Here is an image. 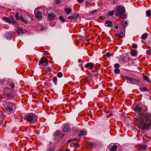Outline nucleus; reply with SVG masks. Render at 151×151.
Here are the masks:
<instances>
[{
  "label": "nucleus",
  "instance_id": "obj_50",
  "mask_svg": "<svg viewBox=\"0 0 151 151\" xmlns=\"http://www.w3.org/2000/svg\"><path fill=\"white\" fill-rule=\"evenodd\" d=\"M60 0H57L56 2V3L57 4H59L60 3Z\"/></svg>",
  "mask_w": 151,
  "mask_h": 151
},
{
  "label": "nucleus",
  "instance_id": "obj_52",
  "mask_svg": "<svg viewBox=\"0 0 151 151\" xmlns=\"http://www.w3.org/2000/svg\"><path fill=\"white\" fill-rule=\"evenodd\" d=\"M99 18L100 19H104V17H101V16L100 17H99Z\"/></svg>",
  "mask_w": 151,
  "mask_h": 151
},
{
  "label": "nucleus",
  "instance_id": "obj_42",
  "mask_svg": "<svg viewBox=\"0 0 151 151\" xmlns=\"http://www.w3.org/2000/svg\"><path fill=\"white\" fill-rule=\"evenodd\" d=\"M55 25V23L54 22H52L50 23V25L51 27H53Z\"/></svg>",
  "mask_w": 151,
  "mask_h": 151
},
{
  "label": "nucleus",
  "instance_id": "obj_27",
  "mask_svg": "<svg viewBox=\"0 0 151 151\" xmlns=\"http://www.w3.org/2000/svg\"><path fill=\"white\" fill-rule=\"evenodd\" d=\"M151 11L150 10H148L146 12V14L147 16L148 17L151 16Z\"/></svg>",
  "mask_w": 151,
  "mask_h": 151
},
{
  "label": "nucleus",
  "instance_id": "obj_13",
  "mask_svg": "<svg viewBox=\"0 0 151 151\" xmlns=\"http://www.w3.org/2000/svg\"><path fill=\"white\" fill-rule=\"evenodd\" d=\"M112 22L111 21L107 20L105 22V25L106 27H110L112 25Z\"/></svg>",
  "mask_w": 151,
  "mask_h": 151
},
{
  "label": "nucleus",
  "instance_id": "obj_44",
  "mask_svg": "<svg viewBox=\"0 0 151 151\" xmlns=\"http://www.w3.org/2000/svg\"><path fill=\"white\" fill-rule=\"evenodd\" d=\"M54 149L52 147H49L47 150V151H54Z\"/></svg>",
  "mask_w": 151,
  "mask_h": 151
},
{
  "label": "nucleus",
  "instance_id": "obj_56",
  "mask_svg": "<svg viewBox=\"0 0 151 151\" xmlns=\"http://www.w3.org/2000/svg\"><path fill=\"white\" fill-rule=\"evenodd\" d=\"M122 18H123V19H125L126 18V17L125 16H122Z\"/></svg>",
  "mask_w": 151,
  "mask_h": 151
},
{
  "label": "nucleus",
  "instance_id": "obj_41",
  "mask_svg": "<svg viewBox=\"0 0 151 151\" xmlns=\"http://www.w3.org/2000/svg\"><path fill=\"white\" fill-rule=\"evenodd\" d=\"M132 47L134 48H136L137 47V44L135 43H133L132 44Z\"/></svg>",
  "mask_w": 151,
  "mask_h": 151
},
{
  "label": "nucleus",
  "instance_id": "obj_1",
  "mask_svg": "<svg viewBox=\"0 0 151 151\" xmlns=\"http://www.w3.org/2000/svg\"><path fill=\"white\" fill-rule=\"evenodd\" d=\"M143 130L151 128V113H141L137 119Z\"/></svg>",
  "mask_w": 151,
  "mask_h": 151
},
{
  "label": "nucleus",
  "instance_id": "obj_20",
  "mask_svg": "<svg viewBox=\"0 0 151 151\" xmlns=\"http://www.w3.org/2000/svg\"><path fill=\"white\" fill-rule=\"evenodd\" d=\"M137 53V52L136 50H133L131 51V55L133 56H135L136 55Z\"/></svg>",
  "mask_w": 151,
  "mask_h": 151
},
{
  "label": "nucleus",
  "instance_id": "obj_48",
  "mask_svg": "<svg viewBox=\"0 0 151 151\" xmlns=\"http://www.w3.org/2000/svg\"><path fill=\"white\" fill-rule=\"evenodd\" d=\"M83 0H77L78 2L79 3H82L83 2Z\"/></svg>",
  "mask_w": 151,
  "mask_h": 151
},
{
  "label": "nucleus",
  "instance_id": "obj_26",
  "mask_svg": "<svg viewBox=\"0 0 151 151\" xmlns=\"http://www.w3.org/2000/svg\"><path fill=\"white\" fill-rule=\"evenodd\" d=\"M53 82L54 83L55 85L57 84V78L56 77H53L52 79Z\"/></svg>",
  "mask_w": 151,
  "mask_h": 151
},
{
  "label": "nucleus",
  "instance_id": "obj_47",
  "mask_svg": "<svg viewBox=\"0 0 151 151\" xmlns=\"http://www.w3.org/2000/svg\"><path fill=\"white\" fill-rule=\"evenodd\" d=\"M89 2H87L85 3V6L86 7H87L89 5Z\"/></svg>",
  "mask_w": 151,
  "mask_h": 151
},
{
  "label": "nucleus",
  "instance_id": "obj_6",
  "mask_svg": "<svg viewBox=\"0 0 151 151\" xmlns=\"http://www.w3.org/2000/svg\"><path fill=\"white\" fill-rule=\"evenodd\" d=\"M3 109L6 112L8 113L11 112H12L13 111L12 107L9 105L4 106Z\"/></svg>",
  "mask_w": 151,
  "mask_h": 151
},
{
  "label": "nucleus",
  "instance_id": "obj_58",
  "mask_svg": "<svg viewBox=\"0 0 151 151\" xmlns=\"http://www.w3.org/2000/svg\"><path fill=\"white\" fill-rule=\"evenodd\" d=\"M32 107L33 108H34V107H35V106H33V105H32Z\"/></svg>",
  "mask_w": 151,
  "mask_h": 151
},
{
  "label": "nucleus",
  "instance_id": "obj_59",
  "mask_svg": "<svg viewBox=\"0 0 151 151\" xmlns=\"http://www.w3.org/2000/svg\"><path fill=\"white\" fill-rule=\"evenodd\" d=\"M123 34H124V33H123V32H122V33L121 34H122V36L123 35Z\"/></svg>",
  "mask_w": 151,
  "mask_h": 151
},
{
  "label": "nucleus",
  "instance_id": "obj_57",
  "mask_svg": "<svg viewBox=\"0 0 151 151\" xmlns=\"http://www.w3.org/2000/svg\"><path fill=\"white\" fill-rule=\"evenodd\" d=\"M80 66H81L82 65V64H80L79 65Z\"/></svg>",
  "mask_w": 151,
  "mask_h": 151
},
{
  "label": "nucleus",
  "instance_id": "obj_35",
  "mask_svg": "<svg viewBox=\"0 0 151 151\" xmlns=\"http://www.w3.org/2000/svg\"><path fill=\"white\" fill-rule=\"evenodd\" d=\"M106 55L107 56L109 57L111 56H112V54L110 52H107L106 53Z\"/></svg>",
  "mask_w": 151,
  "mask_h": 151
},
{
  "label": "nucleus",
  "instance_id": "obj_18",
  "mask_svg": "<svg viewBox=\"0 0 151 151\" xmlns=\"http://www.w3.org/2000/svg\"><path fill=\"white\" fill-rule=\"evenodd\" d=\"M117 146L116 145H114L110 148V151H116Z\"/></svg>",
  "mask_w": 151,
  "mask_h": 151
},
{
  "label": "nucleus",
  "instance_id": "obj_40",
  "mask_svg": "<svg viewBox=\"0 0 151 151\" xmlns=\"http://www.w3.org/2000/svg\"><path fill=\"white\" fill-rule=\"evenodd\" d=\"M114 67L116 68H119V65L118 63H116L114 65Z\"/></svg>",
  "mask_w": 151,
  "mask_h": 151
},
{
  "label": "nucleus",
  "instance_id": "obj_37",
  "mask_svg": "<svg viewBox=\"0 0 151 151\" xmlns=\"http://www.w3.org/2000/svg\"><path fill=\"white\" fill-rule=\"evenodd\" d=\"M116 37L118 38H121L122 37V34H116Z\"/></svg>",
  "mask_w": 151,
  "mask_h": 151
},
{
  "label": "nucleus",
  "instance_id": "obj_9",
  "mask_svg": "<svg viewBox=\"0 0 151 151\" xmlns=\"http://www.w3.org/2000/svg\"><path fill=\"white\" fill-rule=\"evenodd\" d=\"M88 146L90 148H95L97 147V145L95 143L89 142L88 143Z\"/></svg>",
  "mask_w": 151,
  "mask_h": 151
},
{
  "label": "nucleus",
  "instance_id": "obj_30",
  "mask_svg": "<svg viewBox=\"0 0 151 151\" xmlns=\"http://www.w3.org/2000/svg\"><path fill=\"white\" fill-rule=\"evenodd\" d=\"M114 12V11H111L108 13V14L109 16H111L113 15Z\"/></svg>",
  "mask_w": 151,
  "mask_h": 151
},
{
  "label": "nucleus",
  "instance_id": "obj_49",
  "mask_svg": "<svg viewBox=\"0 0 151 151\" xmlns=\"http://www.w3.org/2000/svg\"><path fill=\"white\" fill-rule=\"evenodd\" d=\"M114 28L116 29H117L118 28V27L117 25H115L114 26Z\"/></svg>",
  "mask_w": 151,
  "mask_h": 151
},
{
  "label": "nucleus",
  "instance_id": "obj_39",
  "mask_svg": "<svg viewBox=\"0 0 151 151\" xmlns=\"http://www.w3.org/2000/svg\"><path fill=\"white\" fill-rule=\"evenodd\" d=\"M76 148H78L79 146V144L78 143H75L74 144Z\"/></svg>",
  "mask_w": 151,
  "mask_h": 151
},
{
  "label": "nucleus",
  "instance_id": "obj_53",
  "mask_svg": "<svg viewBox=\"0 0 151 151\" xmlns=\"http://www.w3.org/2000/svg\"><path fill=\"white\" fill-rule=\"evenodd\" d=\"M51 68H48V69H47V70L49 71H51Z\"/></svg>",
  "mask_w": 151,
  "mask_h": 151
},
{
  "label": "nucleus",
  "instance_id": "obj_55",
  "mask_svg": "<svg viewBox=\"0 0 151 151\" xmlns=\"http://www.w3.org/2000/svg\"><path fill=\"white\" fill-rule=\"evenodd\" d=\"M3 114V113L2 112L0 111V116H1V115H2Z\"/></svg>",
  "mask_w": 151,
  "mask_h": 151
},
{
  "label": "nucleus",
  "instance_id": "obj_33",
  "mask_svg": "<svg viewBox=\"0 0 151 151\" xmlns=\"http://www.w3.org/2000/svg\"><path fill=\"white\" fill-rule=\"evenodd\" d=\"M60 131L59 130H58L56 131L54 135L56 136H58L60 134Z\"/></svg>",
  "mask_w": 151,
  "mask_h": 151
},
{
  "label": "nucleus",
  "instance_id": "obj_62",
  "mask_svg": "<svg viewBox=\"0 0 151 151\" xmlns=\"http://www.w3.org/2000/svg\"><path fill=\"white\" fill-rule=\"evenodd\" d=\"M1 101V97L0 96V101Z\"/></svg>",
  "mask_w": 151,
  "mask_h": 151
},
{
  "label": "nucleus",
  "instance_id": "obj_16",
  "mask_svg": "<svg viewBox=\"0 0 151 151\" xmlns=\"http://www.w3.org/2000/svg\"><path fill=\"white\" fill-rule=\"evenodd\" d=\"M34 117L31 115H29L28 116L27 118V120L28 122H31L33 120Z\"/></svg>",
  "mask_w": 151,
  "mask_h": 151
},
{
  "label": "nucleus",
  "instance_id": "obj_19",
  "mask_svg": "<svg viewBox=\"0 0 151 151\" xmlns=\"http://www.w3.org/2000/svg\"><path fill=\"white\" fill-rule=\"evenodd\" d=\"M140 147L142 150H145L147 149V146L146 145L143 144Z\"/></svg>",
  "mask_w": 151,
  "mask_h": 151
},
{
  "label": "nucleus",
  "instance_id": "obj_15",
  "mask_svg": "<svg viewBox=\"0 0 151 151\" xmlns=\"http://www.w3.org/2000/svg\"><path fill=\"white\" fill-rule=\"evenodd\" d=\"M6 96L7 98L9 99H13L14 98L13 94L11 93H7L6 94Z\"/></svg>",
  "mask_w": 151,
  "mask_h": 151
},
{
  "label": "nucleus",
  "instance_id": "obj_29",
  "mask_svg": "<svg viewBox=\"0 0 151 151\" xmlns=\"http://www.w3.org/2000/svg\"><path fill=\"white\" fill-rule=\"evenodd\" d=\"M147 37V35L146 34H144L142 36V38L143 40H145Z\"/></svg>",
  "mask_w": 151,
  "mask_h": 151
},
{
  "label": "nucleus",
  "instance_id": "obj_36",
  "mask_svg": "<svg viewBox=\"0 0 151 151\" xmlns=\"http://www.w3.org/2000/svg\"><path fill=\"white\" fill-rule=\"evenodd\" d=\"M106 112L107 113H108L109 114V115H112V112L111 110H107Z\"/></svg>",
  "mask_w": 151,
  "mask_h": 151
},
{
  "label": "nucleus",
  "instance_id": "obj_43",
  "mask_svg": "<svg viewBox=\"0 0 151 151\" xmlns=\"http://www.w3.org/2000/svg\"><path fill=\"white\" fill-rule=\"evenodd\" d=\"M127 79L129 81H133V79L131 78L128 77H127Z\"/></svg>",
  "mask_w": 151,
  "mask_h": 151
},
{
  "label": "nucleus",
  "instance_id": "obj_21",
  "mask_svg": "<svg viewBox=\"0 0 151 151\" xmlns=\"http://www.w3.org/2000/svg\"><path fill=\"white\" fill-rule=\"evenodd\" d=\"M65 11L66 12V14H69L71 12L72 10L69 8H66Z\"/></svg>",
  "mask_w": 151,
  "mask_h": 151
},
{
  "label": "nucleus",
  "instance_id": "obj_5",
  "mask_svg": "<svg viewBox=\"0 0 151 151\" xmlns=\"http://www.w3.org/2000/svg\"><path fill=\"white\" fill-rule=\"evenodd\" d=\"M116 12L117 14L121 16L125 12L124 9L123 7L119 6L117 8Z\"/></svg>",
  "mask_w": 151,
  "mask_h": 151
},
{
  "label": "nucleus",
  "instance_id": "obj_45",
  "mask_svg": "<svg viewBox=\"0 0 151 151\" xmlns=\"http://www.w3.org/2000/svg\"><path fill=\"white\" fill-rule=\"evenodd\" d=\"M96 12V10H92L89 12V13L91 14H93L95 13Z\"/></svg>",
  "mask_w": 151,
  "mask_h": 151
},
{
  "label": "nucleus",
  "instance_id": "obj_54",
  "mask_svg": "<svg viewBox=\"0 0 151 151\" xmlns=\"http://www.w3.org/2000/svg\"><path fill=\"white\" fill-rule=\"evenodd\" d=\"M10 19H11V20H12V19H14V18H13V17L12 16H11L10 17Z\"/></svg>",
  "mask_w": 151,
  "mask_h": 151
},
{
  "label": "nucleus",
  "instance_id": "obj_32",
  "mask_svg": "<svg viewBox=\"0 0 151 151\" xmlns=\"http://www.w3.org/2000/svg\"><path fill=\"white\" fill-rule=\"evenodd\" d=\"M114 71L115 73L116 74H118L120 73V71L119 69L116 68L114 69Z\"/></svg>",
  "mask_w": 151,
  "mask_h": 151
},
{
  "label": "nucleus",
  "instance_id": "obj_17",
  "mask_svg": "<svg viewBox=\"0 0 151 151\" xmlns=\"http://www.w3.org/2000/svg\"><path fill=\"white\" fill-rule=\"evenodd\" d=\"M86 132L85 131L83 130H82L80 132H79L78 135L80 137H81L82 136L86 135Z\"/></svg>",
  "mask_w": 151,
  "mask_h": 151
},
{
  "label": "nucleus",
  "instance_id": "obj_63",
  "mask_svg": "<svg viewBox=\"0 0 151 151\" xmlns=\"http://www.w3.org/2000/svg\"><path fill=\"white\" fill-rule=\"evenodd\" d=\"M66 107H67L68 106H66V104H65Z\"/></svg>",
  "mask_w": 151,
  "mask_h": 151
},
{
  "label": "nucleus",
  "instance_id": "obj_7",
  "mask_svg": "<svg viewBox=\"0 0 151 151\" xmlns=\"http://www.w3.org/2000/svg\"><path fill=\"white\" fill-rule=\"evenodd\" d=\"M39 9L36 8L34 11V13L36 17L40 19L42 17V14L41 13L38 11Z\"/></svg>",
  "mask_w": 151,
  "mask_h": 151
},
{
  "label": "nucleus",
  "instance_id": "obj_4",
  "mask_svg": "<svg viewBox=\"0 0 151 151\" xmlns=\"http://www.w3.org/2000/svg\"><path fill=\"white\" fill-rule=\"evenodd\" d=\"M15 87L14 84L13 83H10L6 85L5 87L4 88L5 90V91H9V90H12Z\"/></svg>",
  "mask_w": 151,
  "mask_h": 151
},
{
  "label": "nucleus",
  "instance_id": "obj_12",
  "mask_svg": "<svg viewBox=\"0 0 151 151\" xmlns=\"http://www.w3.org/2000/svg\"><path fill=\"white\" fill-rule=\"evenodd\" d=\"M55 15L54 13L49 14L48 16V19L50 21H52L54 19V18L55 17Z\"/></svg>",
  "mask_w": 151,
  "mask_h": 151
},
{
  "label": "nucleus",
  "instance_id": "obj_34",
  "mask_svg": "<svg viewBox=\"0 0 151 151\" xmlns=\"http://www.w3.org/2000/svg\"><path fill=\"white\" fill-rule=\"evenodd\" d=\"M57 76L59 78H61L63 76V74L61 72H59L57 74Z\"/></svg>",
  "mask_w": 151,
  "mask_h": 151
},
{
  "label": "nucleus",
  "instance_id": "obj_60",
  "mask_svg": "<svg viewBox=\"0 0 151 151\" xmlns=\"http://www.w3.org/2000/svg\"><path fill=\"white\" fill-rule=\"evenodd\" d=\"M149 51L150 52H151V49Z\"/></svg>",
  "mask_w": 151,
  "mask_h": 151
},
{
  "label": "nucleus",
  "instance_id": "obj_24",
  "mask_svg": "<svg viewBox=\"0 0 151 151\" xmlns=\"http://www.w3.org/2000/svg\"><path fill=\"white\" fill-rule=\"evenodd\" d=\"M143 78L144 80L146 81H147V82H148V83L150 82V80H149V78L148 77H147L145 76H143Z\"/></svg>",
  "mask_w": 151,
  "mask_h": 151
},
{
  "label": "nucleus",
  "instance_id": "obj_14",
  "mask_svg": "<svg viewBox=\"0 0 151 151\" xmlns=\"http://www.w3.org/2000/svg\"><path fill=\"white\" fill-rule=\"evenodd\" d=\"M70 127H69L68 125L67 124H65L64 126L63 131L66 132L70 129Z\"/></svg>",
  "mask_w": 151,
  "mask_h": 151
},
{
  "label": "nucleus",
  "instance_id": "obj_31",
  "mask_svg": "<svg viewBox=\"0 0 151 151\" xmlns=\"http://www.w3.org/2000/svg\"><path fill=\"white\" fill-rule=\"evenodd\" d=\"M140 90H142L144 91H148L147 88L145 87H141L140 88Z\"/></svg>",
  "mask_w": 151,
  "mask_h": 151
},
{
  "label": "nucleus",
  "instance_id": "obj_25",
  "mask_svg": "<svg viewBox=\"0 0 151 151\" xmlns=\"http://www.w3.org/2000/svg\"><path fill=\"white\" fill-rule=\"evenodd\" d=\"M122 25L124 27H126L128 25L127 22L125 20L122 21Z\"/></svg>",
  "mask_w": 151,
  "mask_h": 151
},
{
  "label": "nucleus",
  "instance_id": "obj_8",
  "mask_svg": "<svg viewBox=\"0 0 151 151\" xmlns=\"http://www.w3.org/2000/svg\"><path fill=\"white\" fill-rule=\"evenodd\" d=\"M2 19L5 21L7 22L10 23H13L17 24V23L16 22V21L14 19H12L11 20L10 19L6 17H2Z\"/></svg>",
  "mask_w": 151,
  "mask_h": 151
},
{
  "label": "nucleus",
  "instance_id": "obj_2",
  "mask_svg": "<svg viewBox=\"0 0 151 151\" xmlns=\"http://www.w3.org/2000/svg\"><path fill=\"white\" fill-rule=\"evenodd\" d=\"M48 64V59L45 56L42 57L38 63V65L40 66H46Z\"/></svg>",
  "mask_w": 151,
  "mask_h": 151
},
{
  "label": "nucleus",
  "instance_id": "obj_38",
  "mask_svg": "<svg viewBox=\"0 0 151 151\" xmlns=\"http://www.w3.org/2000/svg\"><path fill=\"white\" fill-rule=\"evenodd\" d=\"M76 140V139H70L67 142L68 143H70L71 142H74Z\"/></svg>",
  "mask_w": 151,
  "mask_h": 151
},
{
  "label": "nucleus",
  "instance_id": "obj_28",
  "mask_svg": "<svg viewBox=\"0 0 151 151\" xmlns=\"http://www.w3.org/2000/svg\"><path fill=\"white\" fill-rule=\"evenodd\" d=\"M59 19H60L63 21V22H66V20L64 19V18L62 16H60L59 17Z\"/></svg>",
  "mask_w": 151,
  "mask_h": 151
},
{
  "label": "nucleus",
  "instance_id": "obj_22",
  "mask_svg": "<svg viewBox=\"0 0 151 151\" xmlns=\"http://www.w3.org/2000/svg\"><path fill=\"white\" fill-rule=\"evenodd\" d=\"M134 110L137 111H141L142 110V108L141 107H138L137 106H136L134 108Z\"/></svg>",
  "mask_w": 151,
  "mask_h": 151
},
{
  "label": "nucleus",
  "instance_id": "obj_64",
  "mask_svg": "<svg viewBox=\"0 0 151 151\" xmlns=\"http://www.w3.org/2000/svg\"><path fill=\"white\" fill-rule=\"evenodd\" d=\"M38 9H39H39V10H40V9H40V8H38Z\"/></svg>",
  "mask_w": 151,
  "mask_h": 151
},
{
  "label": "nucleus",
  "instance_id": "obj_10",
  "mask_svg": "<svg viewBox=\"0 0 151 151\" xmlns=\"http://www.w3.org/2000/svg\"><path fill=\"white\" fill-rule=\"evenodd\" d=\"M84 66L88 69H91L93 67V64L92 63H88L85 65Z\"/></svg>",
  "mask_w": 151,
  "mask_h": 151
},
{
  "label": "nucleus",
  "instance_id": "obj_46",
  "mask_svg": "<svg viewBox=\"0 0 151 151\" xmlns=\"http://www.w3.org/2000/svg\"><path fill=\"white\" fill-rule=\"evenodd\" d=\"M26 16H27V17L28 18L30 19H32V17L29 14H27L26 15Z\"/></svg>",
  "mask_w": 151,
  "mask_h": 151
},
{
  "label": "nucleus",
  "instance_id": "obj_23",
  "mask_svg": "<svg viewBox=\"0 0 151 151\" xmlns=\"http://www.w3.org/2000/svg\"><path fill=\"white\" fill-rule=\"evenodd\" d=\"M17 32L19 34H22L24 32L23 30L21 29H18L17 30Z\"/></svg>",
  "mask_w": 151,
  "mask_h": 151
},
{
  "label": "nucleus",
  "instance_id": "obj_51",
  "mask_svg": "<svg viewBox=\"0 0 151 151\" xmlns=\"http://www.w3.org/2000/svg\"><path fill=\"white\" fill-rule=\"evenodd\" d=\"M64 134H61L60 135V137H63L64 136Z\"/></svg>",
  "mask_w": 151,
  "mask_h": 151
},
{
  "label": "nucleus",
  "instance_id": "obj_11",
  "mask_svg": "<svg viewBox=\"0 0 151 151\" xmlns=\"http://www.w3.org/2000/svg\"><path fill=\"white\" fill-rule=\"evenodd\" d=\"M78 15L77 14H73L71 16L68 17V19L70 20H73L76 18L78 16Z\"/></svg>",
  "mask_w": 151,
  "mask_h": 151
},
{
  "label": "nucleus",
  "instance_id": "obj_61",
  "mask_svg": "<svg viewBox=\"0 0 151 151\" xmlns=\"http://www.w3.org/2000/svg\"><path fill=\"white\" fill-rule=\"evenodd\" d=\"M65 151H69L68 150H66Z\"/></svg>",
  "mask_w": 151,
  "mask_h": 151
},
{
  "label": "nucleus",
  "instance_id": "obj_3",
  "mask_svg": "<svg viewBox=\"0 0 151 151\" xmlns=\"http://www.w3.org/2000/svg\"><path fill=\"white\" fill-rule=\"evenodd\" d=\"M15 17L16 19L17 20H20L22 22L25 23H27L28 22L26 19H24L22 16H19L18 15V12L16 13L15 15Z\"/></svg>",
  "mask_w": 151,
  "mask_h": 151
}]
</instances>
